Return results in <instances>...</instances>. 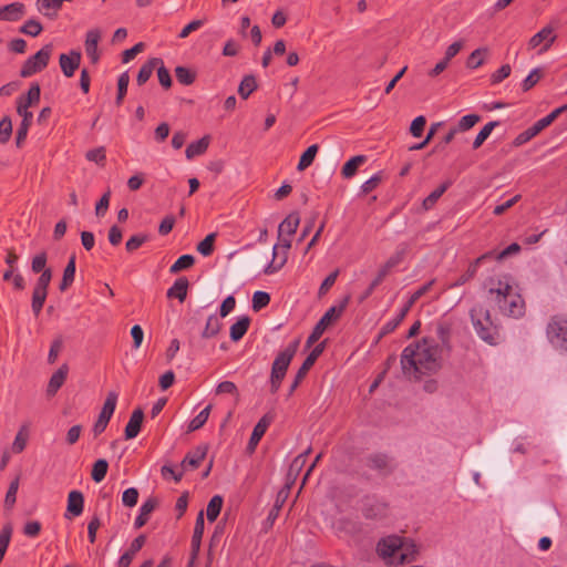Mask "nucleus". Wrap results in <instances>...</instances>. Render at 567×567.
Wrapping results in <instances>:
<instances>
[{"instance_id":"obj_22","label":"nucleus","mask_w":567,"mask_h":567,"mask_svg":"<svg viewBox=\"0 0 567 567\" xmlns=\"http://www.w3.org/2000/svg\"><path fill=\"white\" fill-rule=\"evenodd\" d=\"M143 417H144V414H143L142 410H135L132 413L130 421L125 427V437L127 440H131V439H134L137 436V434L141 430Z\"/></svg>"},{"instance_id":"obj_1","label":"nucleus","mask_w":567,"mask_h":567,"mask_svg":"<svg viewBox=\"0 0 567 567\" xmlns=\"http://www.w3.org/2000/svg\"><path fill=\"white\" fill-rule=\"evenodd\" d=\"M443 346L426 337L408 346L401 355L402 372L409 379L436 373L442 368Z\"/></svg>"},{"instance_id":"obj_63","label":"nucleus","mask_w":567,"mask_h":567,"mask_svg":"<svg viewBox=\"0 0 567 567\" xmlns=\"http://www.w3.org/2000/svg\"><path fill=\"white\" fill-rule=\"evenodd\" d=\"M42 30V25L35 20H29L22 28L25 34L37 37Z\"/></svg>"},{"instance_id":"obj_31","label":"nucleus","mask_w":567,"mask_h":567,"mask_svg":"<svg viewBox=\"0 0 567 567\" xmlns=\"http://www.w3.org/2000/svg\"><path fill=\"white\" fill-rule=\"evenodd\" d=\"M156 501L154 498H148L140 508V515L135 519V527L141 528L144 526L148 519V515L155 509Z\"/></svg>"},{"instance_id":"obj_29","label":"nucleus","mask_w":567,"mask_h":567,"mask_svg":"<svg viewBox=\"0 0 567 567\" xmlns=\"http://www.w3.org/2000/svg\"><path fill=\"white\" fill-rule=\"evenodd\" d=\"M348 302L349 297H346L339 306L331 307L319 321L323 322V324L328 328L333 321H336L341 316Z\"/></svg>"},{"instance_id":"obj_17","label":"nucleus","mask_w":567,"mask_h":567,"mask_svg":"<svg viewBox=\"0 0 567 567\" xmlns=\"http://www.w3.org/2000/svg\"><path fill=\"white\" fill-rule=\"evenodd\" d=\"M101 39V32L96 29L90 30L85 40V52L93 63L99 60L97 44Z\"/></svg>"},{"instance_id":"obj_37","label":"nucleus","mask_w":567,"mask_h":567,"mask_svg":"<svg viewBox=\"0 0 567 567\" xmlns=\"http://www.w3.org/2000/svg\"><path fill=\"white\" fill-rule=\"evenodd\" d=\"M48 296V290L34 287L31 308L35 316H39Z\"/></svg>"},{"instance_id":"obj_42","label":"nucleus","mask_w":567,"mask_h":567,"mask_svg":"<svg viewBox=\"0 0 567 567\" xmlns=\"http://www.w3.org/2000/svg\"><path fill=\"white\" fill-rule=\"evenodd\" d=\"M221 506H223V498L219 495H215L209 501V503L207 505V511H206L207 518L209 522H214L218 517Z\"/></svg>"},{"instance_id":"obj_12","label":"nucleus","mask_w":567,"mask_h":567,"mask_svg":"<svg viewBox=\"0 0 567 567\" xmlns=\"http://www.w3.org/2000/svg\"><path fill=\"white\" fill-rule=\"evenodd\" d=\"M204 526H205L204 513L200 512L197 515L196 523H195V528H194V534H193V537H192V557H190V561H189L190 566L194 564L195 559L198 556V553H199V549H200L202 538H203V535H204Z\"/></svg>"},{"instance_id":"obj_52","label":"nucleus","mask_w":567,"mask_h":567,"mask_svg":"<svg viewBox=\"0 0 567 567\" xmlns=\"http://www.w3.org/2000/svg\"><path fill=\"white\" fill-rule=\"evenodd\" d=\"M19 489V477H16L9 486V489L7 492L6 498H4V506L8 508H11L17 499V492Z\"/></svg>"},{"instance_id":"obj_4","label":"nucleus","mask_w":567,"mask_h":567,"mask_svg":"<svg viewBox=\"0 0 567 567\" xmlns=\"http://www.w3.org/2000/svg\"><path fill=\"white\" fill-rule=\"evenodd\" d=\"M471 317L474 329L483 341L492 346L499 342L498 324L492 318L489 310L477 306L473 308Z\"/></svg>"},{"instance_id":"obj_27","label":"nucleus","mask_w":567,"mask_h":567,"mask_svg":"<svg viewBox=\"0 0 567 567\" xmlns=\"http://www.w3.org/2000/svg\"><path fill=\"white\" fill-rule=\"evenodd\" d=\"M250 324V319L247 316L240 317L231 327H230V339L235 342L239 341L245 333L247 332Z\"/></svg>"},{"instance_id":"obj_28","label":"nucleus","mask_w":567,"mask_h":567,"mask_svg":"<svg viewBox=\"0 0 567 567\" xmlns=\"http://www.w3.org/2000/svg\"><path fill=\"white\" fill-rule=\"evenodd\" d=\"M3 20L4 21H17L24 14V4L20 2H13L2 7Z\"/></svg>"},{"instance_id":"obj_56","label":"nucleus","mask_w":567,"mask_h":567,"mask_svg":"<svg viewBox=\"0 0 567 567\" xmlns=\"http://www.w3.org/2000/svg\"><path fill=\"white\" fill-rule=\"evenodd\" d=\"M138 499V491L134 487H130L123 492L122 503L127 507H133L136 505Z\"/></svg>"},{"instance_id":"obj_39","label":"nucleus","mask_w":567,"mask_h":567,"mask_svg":"<svg viewBox=\"0 0 567 567\" xmlns=\"http://www.w3.org/2000/svg\"><path fill=\"white\" fill-rule=\"evenodd\" d=\"M498 126V122H489L478 132L476 135L474 142H473V148L477 150L480 148L483 143L489 137L493 130Z\"/></svg>"},{"instance_id":"obj_16","label":"nucleus","mask_w":567,"mask_h":567,"mask_svg":"<svg viewBox=\"0 0 567 567\" xmlns=\"http://www.w3.org/2000/svg\"><path fill=\"white\" fill-rule=\"evenodd\" d=\"M145 536L144 535H140L137 538H135L131 546H130V549L127 551H125L118 559L117 561V566L118 567H128L134 558V556L136 555L137 551L141 550V548L144 546L145 544Z\"/></svg>"},{"instance_id":"obj_41","label":"nucleus","mask_w":567,"mask_h":567,"mask_svg":"<svg viewBox=\"0 0 567 567\" xmlns=\"http://www.w3.org/2000/svg\"><path fill=\"white\" fill-rule=\"evenodd\" d=\"M256 87V79L252 75H246L239 84L238 93L243 99H247Z\"/></svg>"},{"instance_id":"obj_51","label":"nucleus","mask_w":567,"mask_h":567,"mask_svg":"<svg viewBox=\"0 0 567 567\" xmlns=\"http://www.w3.org/2000/svg\"><path fill=\"white\" fill-rule=\"evenodd\" d=\"M543 76V71L539 68H536L530 71V73L526 76V79L522 83V87L524 91L530 90Z\"/></svg>"},{"instance_id":"obj_25","label":"nucleus","mask_w":567,"mask_h":567,"mask_svg":"<svg viewBox=\"0 0 567 567\" xmlns=\"http://www.w3.org/2000/svg\"><path fill=\"white\" fill-rule=\"evenodd\" d=\"M84 499L79 491H71L68 495V513L73 516H79L83 512Z\"/></svg>"},{"instance_id":"obj_40","label":"nucleus","mask_w":567,"mask_h":567,"mask_svg":"<svg viewBox=\"0 0 567 567\" xmlns=\"http://www.w3.org/2000/svg\"><path fill=\"white\" fill-rule=\"evenodd\" d=\"M74 276H75V258L72 257L70 259V261L68 262V265L64 269V272H63L62 282L60 285V289L62 291L66 290L69 288V286L73 282Z\"/></svg>"},{"instance_id":"obj_36","label":"nucleus","mask_w":567,"mask_h":567,"mask_svg":"<svg viewBox=\"0 0 567 567\" xmlns=\"http://www.w3.org/2000/svg\"><path fill=\"white\" fill-rule=\"evenodd\" d=\"M159 64H162V61L157 58H154V59L150 60L147 63H145L140 69V72L137 74V83L140 85H143L151 78L154 69Z\"/></svg>"},{"instance_id":"obj_47","label":"nucleus","mask_w":567,"mask_h":567,"mask_svg":"<svg viewBox=\"0 0 567 567\" xmlns=\"http://www.w3.org/2000/svg\"><path fill=\"white\" fill-rule=\"evenodd\" d=\"M215 239H216V234L215 233H212L209 235H207L198 245H197V250L199 254H202L203 256L207 257L209 255H212L213 250H214V243H215Z\"/></svg>"},{"instance_id":"obj_64","label":"nucleus","mask_w":567,"mask_h":567,"mask_svg":"<svg viewBox=\"0 0 567 567\" xmlns=\"http://www.w3.org/2000/svg\"><path fill=\"white\" fill-rule=\"evenodd\" d=\"M464 47V41H455L447 47L444 55V60L450 62Z\"/></svg>"},{"instance_id":"obj_57","label":"nucleus","mask_w":567,"mask_h":567,"mask_svg":"<svg viewBox=\"0 0 567 567\" xmlns=\"http://www.w3.org/2000/svg\"><path fill=\"white\" fill-rule=\"evenodd\" d=\"M111 190H106V193L102 196L99 203L95 206V214L97 217H103L110 206Z\"/></svg>"},{"instance_id":"obj_32","label":"nucleus","mask_w":567,"mask_h":567,"mask_svg":"<svg viewBox=\"0 0 567 567\" xmlns=\"http://www.w3.org/2000/svg\"><path fill=\"white\" fill-rule=\"evenodd\" d=\"M35 4L39 12L50 18L55 17L61 8L59 0H37Z\"/></svg>"},{"instance_id":"obj_44","label":"nucleus","mask_w":567,"mask_h":567,"mask_svg":"<svg viewBox=\"0 0 567 567\" xmlns=\"http://www.w3.org/2000/svg\"><path fill=\"white\" fill-rule=\"evenodd\" d=\"M488 54V50L486 48L476 49L471 53L467 59L466 65L471 69H477L484 62V56Z\"/></svg>"},{"instance_id":"obj_26","label":"nucleus","mask_w":567,"mask_h":567,"mask_svg":"<svg viewBox=\"0 0 567 567\" xmlns=\"http://www.w3.org/2000/svg\"><path fill=\"white\" fill-rule=\"evenodd\" d=\"M300 224V218L297 213L289 214L279 225L278 233L279 235L292 236L298 229Z\"/></svg>"},{"instance_id":"obj_54","label":"nucleus","mask_w":567,"mask_h":567,"mask_svg":"<svg viewBox=\"0 0 567 567\" xmlns=\"http://www.w3.org/2000/svg\"><path fill=\"white\" fill-rule=\"evenodd\" d=\"M12 133V122L6 116L0 121V143H7Z\"/></svg>"},{"instance_id":"obj_3","label":"nucleus","mask_w":567,"mask_h":567,"mask_svg":"<svg viewBox=\"0 0 567 567\" xmlns=\"http://www.w3.org/2000/svg\"><path fill=\"white\" fill-rule=\"evenodd\" d=\"M377 551L388 564L401 565L411 561L415 557L417 548L411 539L391 535L378 543Z\"/></svg>"},{"instance_id":"obj_62","label":"nucleus","mask_w":567,"mask_h":567,"mask_svg":"<svg viewBox=\"0 0 567 567\" xmlns=\"http://www.w3.org/2000/svg\"><path fill=\"white\" fill-rule=\"evenodd\" d=\"M203 24V20H193L182 29L178 37L181 39H186L192 32L197 31L199 28H202Z\"/></svg>"},{"instance_id":"obj_53","label":"nucleus","mask_w":567,"mask_h":567,"mask_svg":"<svg viewBox=\"0 0 567 567\" xmlns=\"http://www.w3.org/2000/svg\"><path fill=\"white\" fill-rule=\"evenodd\" d=\"M270 301V296L265 291H256L252 296V309L259 311Z\"/></svg>"},{"instance_id":"obj_49","label":"nucleus","mask_w":567,"mask_h":567,"mask_svg":"<svg viewBox=\"0 0 567 567\" xmlns=\"http://www.w3.org/2000/svg\"><path fill=\"white\" fill-rule=\"evenodd\" d=\"M194 264V257L192 255L181 256L172 266L171 272L176 274L181 270L187 269Z\"/></svg>"},{"instance_id":"obj_6","label":"nucleus","mask_w":567,"mask_h":567,"mask_svg":"<svg viewBox=\"0 0 567 567\" xmlns=\"http://www.w3.org/2000/svg\"><path fill=\"white\" fill-rule=\"evenodd\" d=\"M40 95V86L37 83H34L30 86L27 94L18 97L17 113L19 116L22 117V122H32L33 114L29 111V109L39 104Z\"/></svg>"},{"instance_id":"obj_23","label":"nucleus","mask_w":567,"mask_h":567,"mask_svg":"<svg viewBox=\"0 0 567 567\" xmlns=\"http://www.w3.org/2000/svg\"><path fill=\"white\" fill-rule=\"evenodd\" d=\"M209 142H210V137L208 135L202 137L200 140L194 142V143H190L186 151H185V155H186V158L187 159H193L195 158L196 156H200L203 155L208 146H209Z\"/></svg>"},{"instance_id":"obj_33","label":"nucleus","mask_w":567,"mask_h":567,"mask_svg":"<svg viewBox=\"0 0 567 567\" xmlns=\"http://www.w3.org/2000/svg\"><path fill=\"white\" fill-rule=\"evenodd\" d=\"M481 121V117L476 114H467L462 116L452 127L457 133L470 131L475 124Z\"/></svg>"},{"instance_id":"obj_50","label":"nucleus","mask_w":567,"mask_h":567,"mask_svg":"<svg viewBox=\"0 0 567 567\" xmlns=\"http://www.w3.org/2000/svg\"><path fill=\"white\" fill-rule=\"evenodd\" d=\"M175 75H176V79L182 84H185V85L192 84L195 80V74L189 69H187L185 66H177L175 69Z\"/></svg>"},{"instance_id":"obj_34","label":"nucleus","mask_w":567,"mask_h":567,"mask_svg":"<svg viewBox=\"0 0 567 567\" xmlns=\"http://www.w3.org/2000/svg\"><path fill=\"white\" fill-rule=\"evenodd\" d=\"M188 280L184 277L178 278L175 284L168 289V297H176L179 301H184L187 295Z\"/></svg>"},{"instance_id":"obj_61","label":"nucleus","mask_w":567,"mask_h":567,"mask_svg":"<svg viewBox=\"0 0 567 567\" xmlns=\"http://www.w3.org/2000/svg\"><path fill=\"white\" fill-rule=\"evenodd\" d=\"M425 123H426V120L424 116L420 115V116L415 117L411 123V127H410L411 134L415 137L421 136L423 128L425 126Z\"/></svg>"},{"instance_id":"obj_46","label":"nucleus","mask_w":567,"mask_h":567,"mask_svg":"<svg viewBox=\"0 0 567 567\" xmlns=\"http://www.w3.org/2000/svg\"><path fill=\"white\" fill-rule=\"evenodd\" d=\"M450 186V183H445L443 184L442 186H440L439 188H436L435 190H433L424 200H423V208L425 210H429L431 209L435 203L439 200V198L444 194V192L447 189V187Z\"/></svg>"},{"instance_id":"obj_19","label":"nucleus","mask_w":567,"mask_h":567,"mask_svg":"<svg viewBox=\"0 0 567 567\" xmlns=\"http://www.w3.org/2000/svg\"><path fill=\"white\" fill-rule=\"evenodd\" d=\"M287 251L279 250V245H275L272 248V260L265 268L266 275H272L280 270L287 261Z\"/></svg>"},{"instance_id":"obj_7","label":"nucleus","mask_w":567,"mask_h":567,"mask_svg":"<svg viewBox=\"0 0 567 567\" xmlns=\"http://www.w3.org/2000/svg\"><path fill=\"white\" fill-rule=\"evenodd\" d=\"M52 54V45L47 44L40 51H38L34 55L29 58L21 69V76L29 78L37 72L43 70Z\"/></svg>"},{"instance_id":"obj_11","label":"nucleus","mask_w":567,"mask_h":567,"mask_svg":"<svg viewBox=\"0 0 567 567\" xmlns=\"http://www.w3.org/2000/svg\"><path fill=\"white\" fill-rule=\"evenodd\" d=\"M554 121H555V118L551 115V113L548 114L547 116L540 118L533 126H530L529 128H527L525 132L520 133L516 137V144L522 145V144L528 142L529 140L535 137L537 134H539L544 128L549 126Z\"/></svg>"},{"instance_id":"obj_48","label":"nucleus","mask_w":567,"mask_h":567,"mask_svg":"<svg viewBox=\"0 0 567 567\" xmlns=\"http://www.w3.org/2000/svg\"><path fill=\"white\" fill-rule=\"evenodd\" d=\"M212 406H206L203 411L198 413L197 416H195L188 425L189 431H196L200 429L208 420L209 413H210Z\"/></svg>"},{"instance_id":"obj_43","label":"nucleus","mask_w":567,"mask_h":567,"mask_svg":"<svg viewBox=\"0 0 567 567\" xmlns=\"http://www.w3.org/2000/svg\"><path fill=\"white\" fill-rule=\"evenodd\" d=\"M221 329V323L218 318L214 315L209 316L206 321L205 329L203 331L204 338H213L215 337Z\"/></svg>"},{"instance_id":"obj_5","label":"nucleus","mask_w":567,"mask_h":567,"mask_svg":"<svg viewBox=\"0 0 567 567\" xmlns=\"http://www.w3.org/2000/svg\"><path fill=\"white\" fill-rule=\"evenodd\" d=\"M547 340L558 352L567 353V316H554L547 323Z\"/></svg>"},{"instance_id":"obj_59","label":"nucleus","mask_w":567,"mask_h":567,"mask_svg":"<svg viewBox=\"0 0 567 567\" xmlns=\"http://www.w3.org/2000/svg\"><path fill=\"white\" fill-rule=\"evenodd\" d=\"M17 261H18V255H16L12 250H9L7 258H6V262L9 266V268L3 274L4 280H10L12 278L13 272H14V265Z\"/></svg>"},{"instance_id":"obj_9","label":"nucleus","mask_w":567,"mask_h":567,"mask_svg":"<svg viewBox=\"0 0 567 567\" xmlns=\"http://www.w3.org/2000/svg\"><path fill=\"white\" fill-rule=\"evenodd\" d=\"M556 40L555 29L551 25L544 27L528 41V50H538V54L545 53Z\"/></svg>"},{"instance_id":"obj_15","label":"nucleus","mask_w":567,"mask_h":567,"mask_svg":"<svg viewBox=\"0 0 567 567\" xmlns=\"http://www.w3.org/2000/svg\"><path fill=\"white\" fill-rule=\"evenodd\" d=\"M271 422V419L268 415L262 416L259 422L255 425L254 431L251 433L250 440L248 442V451L251 453L255 451L256 446L258 445L259 441L264 436L265 432L267 431L269 424Z\"/></svg>"},{"instance_id":"obj_35","label":"nucleus","mask_w":567,"mask_h":567,"mask_svg":"<svg viewBox=\"0 0 567 567\" xmlns=\"http://www.w3.org/2000/svg\"><path fill=\"white\" fill-rule=\"evenodd\" d=\"M318 150H319V146L317 144H313V145L309 146L302 153V155L300 156L298 166H297V169L299 172L305 171L306 168H308L312 164V162H313V159H315V157H316V155L318 153Z\"/></svg>"},{"instance_id":"obj_38","label":"nucleus","mask_w":567,"mask_h":567,"mask_svg":"<svg viewBox=\"0 0 567 567\" xmlns=\"http://www.w3.org/2000/svg\"><path fill=\"white\" fill-rule=\"evenodd\" d=\"M28 437H29L28 426L22 425L20 427V430L18 431V433L14 437V441L12 443V447H11L12 452L21 453L27 446Z\"/></svg>"},{"instance_id":"obj_18","label":"nucleus","mask_w":567,"mask_h":567,"mask_svg":"<svg viewBox=\"0 0 567 567\" xmlns=\"http://www.w3.org/2000/svg\"><path fill=\"white\" fill-rule=\"evenodd\" d=\"M400 262V257L399 256H394V257H391L379 270L377 277L374 278V280L371 282L369 289L367 290V292L364 293V298H367L368 296L371 295V292L373 291V289L381 284V281L389 275V272L391 271V269L393 267H395Z\"/></svg>"},{"instance_id":"obj_24","label":"nucleus","mask_w":567,"mask_h":567,"mask_svg":"<svg viewBox=\"0 0 567 567\" xmlns=\"http://www.w3.org/2000/svg\"><path fill=\"white\" fill-rule=\"evenodd\" d=\"M309 453L310 449L295 457L287 474L288 484H292L296 481L307 462V456Z\"/></svg>"},{"instance_id":"obj_8","label":"nucleus","mask_w":567,"mask_h":567,"mask_svg":"<svg viewBox=\"0 0 567 567\" xmlns=\"http://www.w3.org/2000/svg\"><path fill=\"white\" fill-rule=\"evenodd\" d=\"M116 402H117V394L115 392H110L106 396V400L103 404L100 415L92 429V432L95 437L105 431V429L115 411Z\"/></svg>"},{"instance_id":"obj_14","label":"nucleus","mask_w":567,"mask_h":567,"mask_svg":"<svg viewBox=\"0 0 567 567\" xmlns=\"http://www.w3.org/2000/svg\"><path fill=\"white\" fill-rule=\"evenodd\" d=\"M323 351V344L317 346L311 353L306 358L299 371L297 372L296 380L291 385V392L299 385V382L305 378L310 368L315 364L317 358Z\"/></svg>"},{"instance_id":"obj_58","label":"nucleus","mask_w":567,"mask_h":567,"mask_svg":"<svg viewBox=\"0 0 567 567\" xmlns=\"http://www.w3.org/2000/svg\"><path fill=\"white\" fill-rule=\"evenodd\" d=\"M11 538V528L9 526L4 527L0 534V563L3 559V556L7 551Z\"/></svg>"},{"instance_id":"obj_60","label":"nucleus","mask_w":567,"mask_h":567,"mask_svg":"<svg viewBox=\"0 0 567 567\" xmlns=\"http://www.w3.org/2000/svg\"><path fill=\"white\" fill-rule=\"evenodd\" d=\"M47 265V255L45 252H40L33 257L31 268L33 272H43L45 270Z\"/></svg>"},{"instance_id":"obj_55","label":"nucleus","mask_w":567,"mask_h":567,"mask_svg":"<svg viewBox=\"0 0 567 567\" xmlns=\"http://www.w3.org/2000/svg\"><path fill=\"white\" fill-rule=\"evenodd\" d=\"M128 82H130L128 74L126 72L122 73L117 81V91H118L117 97H116L117 104L122 103V101L126 94V91H127Z\"/></svg>"},{"instance_id":"obj_45","label":"nucleus","mask_w":567,"mask_h":567,"mask_svg":"<svg viewBox=\"0 0 567 567\" xmlns=\"http://www.w3.org/2000/svg\"><path fill=\"white\" fill-rule=\"evenodd\" d=\"M109 464L105 460H97L92 468V480L96 483L102 482L107 473Z\"/></svg>"},{"instance_id":"obj_10","label":"nucleus","mask_w":567,"mask_h":567,"mask_svg":"<svg viewBox=\"0 0 567 567\" xmlns=\"http://www.w3.org/2000/svg\"><path fill=\"white\" fill-rule=\"evenodd\" d=\"M299 347V340H295L284 351H281L272 363L271 373L285 378L286 371L296 354Z\"/></svg>"},{"instance_id":"obj_2","label":"nucleus","mask_w":567,"mask_h":567,"mask_svg":"<svg viewBox=\"0 0 567 567\" xmlns=\"http://www.w3.org/2000/svg\"><path fill=\"white\" fill-rule=\"evenodd\" d=\"M487 298L504 317L519 319L525 316L526 303L520 287L511 275L491 278L487 282Z\"/></svg>"},{"instance_id":"obj_20","label":"nucleus","mask_w":567,"mask_h":567,"mask_svg":"<svg viewBox=\"0 0 567 567\" xmlns=\"http://www.w3.org/2000/svg\"><path fill=\"white\" fill-rule=\"evenodd\" d=\"M68 371V365L63 364L56 372L52 374L47 388L48 395L52 396L58 392L66 379Z\"/></svg>"},{"instance_id":"obj_13","label":"nucleus","mask_w":567,"mask_h":567,"mask_svg":"<svg viewBox=\"0 0 567 567\" xmlns=\"http://www.w3.org/2000/svg\"><path fill=\"white\" fill-rule=\"evenodd\" d=\"M81 62V53L78 51H71L69 54L60 55V66L63 74L68 78L73 76L75 70L79 68Z\"/></svg>"},{"instance_id":"obj_21","label":"nucleus","mask_w":567,"mask_h":567,"mask_svg":"<svg viewBox=\"0 0 567 567\" xmlns=\"http://www.w3.org/2000/svg\"><path fill=\"white\" fill-rule=\"evenodd\" d=\"M207 453V446H199L193 453H189L183 460L181 466L184 471L188 467L196 468L199 466L202 461L205 458Z\"/></svg>"},{"instance_id":"obj_30","label":"nucleus","mask_w":567,"mask_h":567,"mask_svg":"<svg viewBox=\"0 0 567 567\" xmlns=\"http://www.w3.org/2000/svg\"><path fill=\"white\" fill-rule=\"evenodd\" d=\"M367 157L364 155H357L350 158L342 167L341 174L344 178H351L355 175L358 168L364 164Z\"/></svg>"}]
</instances>
